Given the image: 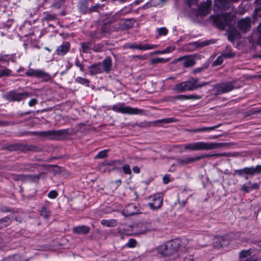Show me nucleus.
Segmentation results:
<instances>
[{"label":"nucleus","instance_id":"e2e57ef3","mask_svg":"<svg viewBox=\"0 0 261 261\" xmlns=\"http://www.w3.org/2000/svg\"><path fill=\"white\" fill-rule=\"evenodd\" d=\"M125 10L123 13H127L130 11L131 8L130 7L125 8Z\"/></svg>","mask_w":261,"mask_h":261},{"label":"nucleus","instance_id":"f3484780","mask_svg":"<svg viewBox=\"0 0 261 261\" xmlns=\"http://www.w3.org/2000/svg\"><path fill=\"white\" fill-rule=\"evenodd\" d=\"M259 183H251V181H249L241 186V190L244 192L248 193L252 190H258L259 188Z\"/></svg>","mask_w":261,"mask_h":261},{"label":"nucleus","instance_id":"5701e85b","mask_svg":"<svg viewBox=\"0 0 261 261\" xmlns=\"http://www.w3.org/2000/svg\"><path fill=\"white\" fill-rule=\"evenodd\" d=\"M220 125L221 124H219L217 125L210 127H203L199 128L194 129L191 130V131L193 133L210 132L211 130H215V129L218 128Z\"/></svg>","mask_w":261,"mask_h":261},{"label":"nucleus","instance_id":"774afa93","mask_svg":"<svg viewBox=\"0 0 261 261\" xmlns=\"http://www.w3.org/2000/svg\"><path fill=\"white\" fill-rule=\"evenodd\" d=\"M116 184L120 185L121 182L120 180H118L116 181Z\"/></svg>","mask_w":261,"mask_h":261},{"label":"nucleus","instance_id":"c03bdc74","mask_svg":"<svg viewBox=\"0 0 261 261\" xmlns=\"http://www.w3.org/2000/svg\"><path fill=\"white\" fill-rule=\"evenodd\" d=\"M173 100H187V95H178L177 96H175L173 98Z\"/></svg>","mask_w":261,"mask_h":261},{"label":"nucleus","instance_id":"9b49d317","mask_svg":"<svg viewBox=\"0 0 261 261\" xmlns=\"http://www.w3.org/2000/svg\"><path fill=\"white\" fill-rule=\"evenodd\" d=\"M234 82L224 83L217 86L218 94L225 93L231 91L234 88Z\"/></svg>","mask_w":261,"mask_h":261},{"label":"nucleus","instance_id":"b1692460","mask_svg":"<svg viewBox=\"0 0 261 261\" xmlns=\"http://www.w3.org/2000/svg\"><path fill=\"white\" fill-rule=\"evenodd\" d=\"M4 258L5 261H23V257L20 254H15Z\"/></svg>","mask_w":261,"mask_h":261},{"label":"nucleus","instance_id":"f03ea898","mask_svg":"<svg viewBox=\"0 0 261 261\" xmlns=\"http://www.w3.org/2000/svg\"><path fill=\"white\" fill-rule=\"evenodd\" d=\"M184 241L182 243L179 239H176L159 246V251L164 255L170 256L175 254L181 248L182 244H185Z\"/></svg>","mask_w":261,"mask_h":261},{"label":"nucleus","instance_id":"8fccbe9b","mask_svg":"<svg viewBox=\"0 0 261 261\" xmlns=\"http://www.w3.org/2000/svg\"><path fill=\"white\" fill-rule=\"evenodd\" d=\"M211 43H212L211 42H201L200 44H199L198 43L194 42V43H191V44L196 45V46H203L209 45Z\"/></svg>","mask_w":261,"mask_h":261},{"label":"nucleus","instance_id":"6e6552de","mask_svg":"<svg viewBox=\"0 0 261 261\" xmlns=\"http://www.w3.org/2000/svg\"><path fill=\"white\" fill-rule=\"evenodd\" d=\"M25 74L29 76H34L38 78L42 79L45 81H48L51 79L50 75L43 71L42 70H34L30 69Z\"/></svg>","mask_w":261,"mask_h":261},{"label":"nucleus","instance_id":"6ab92c4d","mask_svg":"<svg viewBox=\"0 0 261 261\" xmlns=\"http://www.w3.org/2000/svg\"><path fill=\"white\" fill-rule=\"evenodd\" d=\"M228 244V241L225 239L223 237L221 236L215 237L213 242L214 246L218 248L227 246Z\"/></svg>","mask_w":261,"mask_h":261},{"label":"nucleus","instance_id":"ea45409f","mask_svg":"<svg viewBox=\"0 0 261 261\" xmlns=\"http://www.w3.org/2000/svg\"><path fill=\"white\" fill-rule=\"evenodd\" d=\"M64 1L62 0H59L57 2L54 3L51 5V7L55 8L56 9H60L61 6L63 5Z\"/></svg>","mask_w":261,"mask_h":261},{"label":"nucleus","instance_id":"393cba45","mask_svg":"<svg viewBox=\"0 0 261 261\" xmlns=\"http://www.w3.org/2000/svg\"><path fill=\"white\" fill-rule=\"evenodd\" d=\"M169 61V59H164L163 58H152L150 60L151 65H156L159 63H165Z\"/></svg>","mask_w":261,"mask_h":261},{"label":"nucleus","instance_id":"79ce46f5","mask_svg":"<svg viewBox=\"0 0 261 261\" xmlns=\"http://www.w3.org/2000/svg\"><path fill=\"white\" fill-rule=\"evenodd\" d=\"M201 96L196 94H190L187 95V100L189 99H200Z\"/></svg>","mask_w":261,"mask_h":261},{"label":"nucleus","instance_id":"4468645a","mask_svg":"<svg viewBox=\"0 0 261 261\" xmlns=\"http://www.w3.org/2000/svg\"><path fill=\"white\" fill-rule=\"evenodd\" d=\"M250 250H242L240 252V261H257V257L255 255H251Z\"/></svg>","mask_w":261,"mask_h":261},{"label":"nucleus","instance_id":"423d86ee","mask_svg":"<svg viewBox=\"0 0 261 261\" xmlns=\"http://www.w3.org/2000/svg\"><path fill=\"white\" fill-rule=\"evenodd\" d=\"M39 136L54 138L56 137H60L68 134L67 129L51 130L48 131H41L38 133Z\"/></svg>","mask_w":261,"mask_h":261},{"label":"nucleus","instance_id":"a19ab883","mask_svg":"<svg viewBox=\"0 0 261 261\" xmlns=\"http://www.w3.org/2000/svg\"><path fill=\"white\" fill-rule=\"evenodd\" d=\"M58 196V193L55 190H52L49 192L47 195L48 198L51 199H54Z\"/></svg>","mask_w":261,"mask_h":261},{"label":"nucleus","instance_id":"dca6fc26","mask_svg":"<svg viewBox=\"0 0 261 261\" xmlns=\"http://www.w3.org/2000/svg\"><path fill=\"white\" fill-rule=\"evenodd\" d=\"M114 169V165L113 161L103 162L100 163L98 167V170L101 172H109Z\"/></svg>","mask_w":261,"mask_h":261},{"label":"nucleus","instance_id":"e433bc0d","mask_svg":"<svg viewBox=\"0 0 261 261\" xmlns=\"http://www.w3.org/2000/svg\"><path fill=\"white\" fill-rule=\"evenodd\" d=\"M175 49V47L173 46H168L165 49L161 51V53L162 54L170 53L172 52Z\"/></svg>","mask_w":261,"mask_h":261},{"label":"nucleus","instance_id":"a211bd4d","mask_svg":"<svg viewBox=\"0 0 261 261\" xmlns=\"http://www.w3.org/2000/svg\"><path fill=\"white\" fill-rule=\"evenodd\" d=\"M212 1L206 0L199 7V14L201 16H205L208 14L211 10Z\"/></svg>","mask_w":261,"mask_h":261},{"label":"nucleus","instance_id":"c756f323","mask_svg":"<svg viewBox=\"0 0 261 261\" xmlns=\"http://www.w3.org/2000/svg\"><path fill=\"white\" fill-rule=\"evenodd\" d=\"M80 11L83 14L90 13L87 5L85 3H82L80 6Z\"/></svg>","mask_w":261,"mask_h":261},{"label":"nucleus","instance_id":"ddd939ff","mask_svg":"<svg viewBox=\"0 0 261 261\" xmlns=\"http://www.w3.org/2000/svg\"><path fill=\"white\" fill-rule=\"evenodd\" d=\"M150 201L149 205L152 210H156L160 208L163 203V198L161 196L153 195L149 197Z\"/></svg>","mask_w":261,"mask_h":261},{"label":"nucleus","instance_id":"1a4fd4ad","mask_svg":"<svg viewBox=\"0 0 261 261\" xmlns=\"http://www.w3.org/2000/svg\"><path fill=\"white\" fill-rule=\"evenodd\" d=\"M115 110L122 113L128 114H138L142 112L140 109L127 107L124 105H118L115 108Z\"/></svg>","mask_w":261,"mask_h":261},{"label":"nucleus","instance_id":"58836bf2","mask_svg":"<svg viewBox=\"0 0 261 261\" xmlns=\"http://www.w3.org/2000/svg\"><path fill=\"white\" fill-rule=\"evenodd\" d=\"M82 47L83 49V51L84 53H87L90 49V44L87 42H83L82 43Z\"/></svg>","mask_w":261,"mask_h":261},{"label":"nucleus","instance_id":"7c9ffc66","mask_svg":"<svg viewBox=\"0 0 261 261\" xmlns=\"http://www.w3.org/2000/svg\"><path fill=\"white\" fill-rule=\"evenodd\" d=\"M11 73V71L7 68H0V77L5 76H9Z\"/></svg>","mask_w":261,"mask_h":261},{"label":"nucleus","instance_id":"2eb2a0df","mask_svg":"<svg viewBox=\"0 0 261 261\" xmlns=\"http://www.w3.org/2000/svg\"><path fill=\"white\" fill-rule=\"evenodd\" d=\"M238 27L243 32L249 31L251 27L250 18L247 17L240 20L238 22Z\"/></svg>","mask_w":261,"mask_h":261},{"label":"nucleus","instance_id":"412c9836","mask_svg":"<svg viewBox=\"0 0 261 261\" xmlns=\"http://www.w3.org/2000/svg\"><path fill=\"white\" fill-rule=\"evenodd\" d=\"M69 48L70 44L68 42L64 43L57 49V54L59 56H63L68 51Z\"/></svg>","mask_w":261,"mask_h":261},{"label":"nucleus","instance_id":"c9c22d12","mask_svg":"<svg viewBox=\"0 0 261 261\" xmlns=\"http://www.w3.org/2000/svg\"><path fill=\"white\" fill-rule=\"evenodd\" d=\"M223 56L222 55L219 56L217 59L213 62V66H218L222 63L223 62Z\"/></svg>","mask_w":261,"mask_h":261},{"label":"nucleus","instance_id":"de8ad7c7","mask_svg":"<svg viewBox=\"0 0 261 261\" xmlns=\"http://www.w3.org/2000/svg\"><path fill=\"white\" fill-rule=\"evenodd\" d=\"M163 180L165 184L169 183L170 181V175L168 174L165 175L163 177Z\"/></svg>","mask_w":261,"mask_h":261},{"label":"nucleus","instance_id":"2f4dec72","mask_svg":"<svg viewBox=\"0 0 261 261\" xmlns=\"http://www.w3.org/2000/svg\"><path fill=\"white\" fill-rule=\"evenodd\" d=\"M45 16L44 19L47 21L53 20L57 19V15L56 14H49L48 13H44Z\"/></svg>","mask_w":261,"mask_h":261},{"label":"nucleus","instance_id":"473e14b6","mask_svg":"<svg viewBox=\"0 0 261 261\" xmlns=\"http://www.w3.org/2000/svg\"><path fill=\"white\" fill-rule=\"evenodd\" d=\"M157 47V45L144 44H142V50L153 49L156 48Z\"/></svg>","mask_w":261,"mask_h":261},{"label":"nucleus","instance_id":"0eeeda50","mask_svg":"<svg viewBox=\"0 0 261 261\" xmlns=\"http://www.w3.org/2000/svg\"><path fill=\"white\" fill-rule=\"evenodd\" d=\"M236 172L240 176H244L245 174L253 176L255 174H259L261 173V165H257L254 167H246L237 170Z\"/></svg>","mask_w":261,"mask_h":261},{"label":"nucleus","instance_id":"69168bd1","mask_svg":"<svg viewBox=\"0 0 261 261\" xmlns=\"http://www.w3.org/2000/svg\"><path fill=\"white\" fill-rule=\"evenodd\" d=\"M161 51H156L153 53V54H162L161 53Z\"/></svg>","mask_w":261,"mask_h":261},{"label":"nucleus","instance_id":"338daca9","mask_svg":"<svg viewBox=\"0 0 261 261\" xmlns=\"http://www.w3.org/2000/svg\"><path fill=\"white\" fill-rule=\"evenodd\" d=\"M134 194L135 195V199H137L138 198V195L137 192H134Z\"/></svg>","mask_w":261,"mask_h":261},{"label":"nucleus","instance_id":"aec40b11","mask_svg":"<svg viewBox=\"0 0 261 261\" xmlns=\"http://www.w3.org/2000/svg\"><path fill=\"white\" fill-rule=\"evenodd\" d=\"M183 60V66L185 67H190L194 66L195 64V59L192 56L180 57L177 59V61Z\"/></svg>","mask_w":261,"mask_h":261},{"label":"nucleus","instance_id":"bf43d9fd","mask_svg":"<svg viewBox=\"0 0 261 261\" xmlns=\"http://www.w3.org/2000/svg\"><path fill=\"white\" fill-rule=\"evenodd\" d=\"M79 82H80L82 84H86V83H88L89 81L85 79L80 77V78H79Z\"/></svg>","mask_w":261,"mask_h":261},{"label":"nucleus","instance_id":"20e7f679","mask_svg":"<svg viewBox=\"0 0 261 261\" xmlns=\"http://www.w3.org/2000/svg\"><path fill=\"white\" fill-rule=\"evenodd\" d=\"M112 62L110 58L105 59L102 63H99L92 65L89 67V72L91 75H94L105 71L109 73L111 69Z\"/></svg>","mask_w":261,"mask_h":261},{"label":"nucleus","instance_id":"0e129e2a","mask_svg":"<svg viewBox=\"0 0 261 261\" xmlns=\"http://www.w3.org/2000/svg\"><path fill=\"white\" fill-rule=\"evenodd\" d=\"M38 133H39V132H32L31 133V134L33 135H37L38 136Z\"/></svg>","mask_w":261,"mask_h":261},{"label":"nucleus","instance_id":"864d4df0","mask_svg":"<svg viewBox=\"0 0 261 261\" xmlns=\"http://www.w3.org/2000/svg\"><path fill=\"white\" fill-rule=\"evenodd\" d=\"M206 68V67H199L195 69L193 72L195 73H199L203 71L204 69H205Z\"/></svg>","mask_w":261,"mask_h":261},{"label":"nucleus","instance_id":"603ef678","mask_svg":"<svg viewBox=\"0 0 261 261\" xmlns=\"http://www.w3.org/2000/svg\"><path fill=\"white\" fill-rule=\"evenodd\" d=\"M127 48L130 49H136L137 44L136 43H129L126 45Z\"/></svg>","mask_w":261,"mask_h":261},{"label":"nucleus","instance_id":"052dcab7","mask_svg":"<svg viewBox=\"0 0 261 261\" xmlns=\"http://www.w3.org/2000/svg\"><path fill=\"white\" fill-rule=\"evenodd\" d=\"M75 64L77 66H79L80 67V70L82 71L83 69V66L79 62H76Z\"/></svg>","mask_w":261,"mask_h":261},{"label":"nucleus","instance_id":"72a5a7b5","mask_svg":"<svg viewBox=\"0 0 261 261\" xmlns=\"http://www.w3.org/2000/svg\"><path fill=\"white\" fill-rule=\"evenodd\" d=\"M123 173L125 174L132 175V171L130 166L128 164L124 165L122 167Z\"/></svg>","mask_w":261,"mask_h":261},{"label":"nucleus","instance_id":"5fc2aeb1","mask_svg":"<svg viewBox=\"0 0 261 261\" xmlns=\"http://www.w3.org/2000/svg\"><path fill=\"white\" fill-rule=\"evenodd\" d=\"M134 59H137L138 60H145L147 59V56L146 55L143 56H134L133 57Z\"/></svg>","mask_w":261,"mask_h":261},{"label":"nucleus","instance_id":"a878e982","mask_svg":"<svg viewBox=\"0 0 261 261\" xmlns=\"http://www.w3.org/2000/svg\"><path fill=\"white\" fill-rule=\"evenodd\" d=\"M12 222L9 217H6L0 219V229L9 225Z\"/></svg>","mask_w":261,"mask_h":261},{"label":"nucleus","instance_id":"cd10ccee","mask_svg":"<svg viewBox=\"0 0 261 261\" xmlns=\"http://www.w3.org/2000/svg\"><path fill=\"white\" fill-rule=\"evenodd\" d=\"M109 151V149H105L99 151L95 156V159H103L107 156V154Z\"/></svg>","mask_w":261,"mask_h":261},{"label":"nucleus","instance_id":"37998d69","mask_svg":"<svg viewBox=\"0 0 261 261\" xmlns=\"http://www.w3.org/2000/svg\"><path fill=\"white\" fill-rule=\"evenodd\" d=\"M124 27L123 28H129L133 26V22L132 20H126L124 22Z\"/></svg>","mask_w":261,"mask_h":261},{"label":"nucleus","instance_id":"09e8293b","mask_svg":"<svg viewBox=\"0 0 261 261\" xmlns=\"http://www.w3.org/2000/svg\"><path fill=\"white\" fill-rule=\"evenodd\" d=\"M255 34L259 37V40L258 41V43H261V23H260L258 28V32L255 33Z\"/></svg>","mask_w":261,"mask_h":261},{"label":"nucleus","instance_id":"13d9d810","mask_svg":"<svg viewBox=\"0 0 261 261\" xmlns=\"http://www.w3.org/2000/svg\"><path fill=\"white\" fill-rule=\"evenodd\" d=\"M108 27H109V24H106L105 25H103L102 27V31L103 32H108L109 31V29L108 28Z\"/></svg>","mask_w":261,"mask_h":261},{"label":"nucleus","instance_id":"4be33fe9","mask_svg":"<svg viewBox=\"0 0 261 261\" xmlns=\"http://www.w3.org/2000/svg\"><path fill=\"white\" fill-rule=\"evenodd\" d=\"M89 230L88 226L81 225L74 227L73 231L76 234H87L89 232Z\"/></svg>","mask_w":261,"mask_h":261},{"label":"nucleus","instance_id":"49530a36","mask_svg":"<svg viewBox=\"0 0 261 261\" xmlns=\"http://www.w3.org/2000/svg\"><path fill=\"white\" fill-rule=\"evenodd\" d=\"M224 58H230L234 56V54L231 51L225 52L222 54Z\"/></svg>","mask_w":261,"mask_h":261},{"label":"nucleus","instance_id":"4c0bfd02","mask_svg":"<svg viewBox=\"0 0 261 261\" xmlns=\"http://www.w3.org/2000/svg\"><path fill=\"white\" fill-rule=\"evenodd\" d=\"M137 244V241L136 240L133 239H130L128 240V242L126 243V245L130 248H133L135 247Z\"/></svg>","mask_w":261,"mask_h":261},{"label":"nucleus","instance_id":"7ed1b4c3","mask_svg":"<svg viewBox=\"0 0 261 261\" xmlns=\"http://www.w3.org/2000/svg\"><path fill=\"white\" fill-rule=\"evenodd\" d=\"M207 84V83L204 82L198 83V79L191 78L188 81L183 82L176 85L174 87V90L178 92L192 91Z\"/></svg>","mask_w":261,"mask_h":261},{"label":"nucleus","instance_id":"f257e3e1","mask_svg":"<svg viewBox=\"0 0 261 261\" xmlns=\"http://www.w3.org/2000/svg\"><path fill=\"white\" fill-rule=\"evenodd\" d=\"M185 150H209L221 148L223 143L216 142H195L187 143L184 145Z\"/></svg>","mask_w":261,"mask_h":261},{"label":"nucleus","instance_id":"f704fd0d","mask_svg":"<svg viewBox=\"0 0 261 261\" xmlns=\"http://www.w3.org/2000/svg\"><path fill=\"white\" fill-rule=\"evenodd\" d=\"M101 224L103 225H105L107 227H112L113 226L114 221L113 220H102Z\"/></svg>","mask_w":261,"mask_h":261},{"label":"nucleus","instance_id":"a18cd8bd","mask_svg":"<svg viewBox=\"0 0 261 261\" xmlns=\"http://www.w3.org/2000/svg\"><path fill=\"white\" fill-rule=\"evenodd\" d=\"M160 35H166L168 33V30L165 28H161L158 31Z\"/></svg>","mask_w":261,"mask_h":261},{"label":"nucleus","instance_id":"4d7b16f0","mask_svg":"<svg viewBox=\"0 0 261 261\" xmlns=\"http://www.w3.org/2000/svg\"><path fill=\"white\" fill-rule=\"evenodd\" d=\"M37 101L36 99H32L29 102V105L30 107H32L34 106L36 103Z\"/></svg>","mask_w":261,"mask_h":261},{"label":"nucleus","instance_id":"9d476101","mask_svg":"<svg viewBox=\"0 0 261 261\" xmlns=\"http://www.w3.org/2000/svg\"><path fill=\"white\" fill-rule=\"evenodd\" d=\"M213 154H207V155H201L199 156H196L194 157H187L182 159H179L178 162L179 164L184 165L198 161L203 158L211 157L214 156Z\"/></svg>","mask_w":261,"mask_h":261},{"label":"nucleus","instance_id":"680f3d73","mask_svg":"<svg viewBox=\"0 0 261 261\" xmlns=\"http://www.w3.org/2000/svg\"><path fill=\"white\" fill-rule=\"evenodd\" d=\"M136 49L142 50V44H137Z\"/></svg>","mask_w":261,"mask_h":261},{"label":"nucleus","instance_id":"f8f14e48","mask_svg":"<svg viewBox=\"0 0 261 261\" xmlns=\"http://www.w3.org/2000/svg\"><path fill=\"white\" fill-rule=\"evenodd\" d=\"M139 206L135 204H128L122 212L125 217H128L139 213Z\"/></svg>","mask_w":261,"mask_h":261},{"label":"nucleus","instance_id":"39448f33","mask_svg":"<svg viewBox=\"0 0 261 261\" xmlns=\"http://www.w3.org/2000/svg\"><path fill=\"white\" fill-rule=\"evenodd\" d=\"M29 96H30V94L28 92L17 93L14 91H10L4 95L6 99L11 101H19Z\"/></svg>","mask_w":261,"mask_h":261},{"label":"nucleus","instance_id":"c85d7f7f","mask_svg":"<svg viewBox=\"0 0 261 261\" xmlns=\"http://www.w3.org/2000/svg\"><path fill=\"white\" fill-rule=\"evenodd\" d=\"M40 215L45 219H48L49 217L50 212L47 210L45 207H42L40 211Z\"/></svg>","mask_w":261,"mask_h":261},{"label":"nucleus","instance_id":"bb28decb","mask_svg":"<svg viewBox=\"0 0 261 261\" xmlns=\"http://www.w3.org/2000/svg\"><path fill=\"white\" fill-rule=\"evenodd\" d=\"M103 6H104L103 5H100L99 4H96L95 5L91 7L89 9V11L90 13L93 12H99L100 11V10L102 9Z\"/></svg>","mask_w":261,"mask_h":261},{"label":"nucleus","instance_id":"6e6d98bb","mask_svg":"<svg viewBox=\"0 0 261 261\" xmlns=\"http://www.w3.org/2000/svg\"><path fill=\"white\" fill-rule=\"evenodd\" d=\"M133 171L135 173L138 174L140 172V170L139 167L135 166L133 168Z\"/></svg>","mask_w":261,"mask_h":261},{"label":"nucleus","instance_id":"3c124183","mask_svg":"<svg viewBox=\"0 0 261 261\" xmlns=\"http://www.w3.org/2000/svg\"><path fill=\"white\" fill-rule=\"evenodd\" d=\"M184 261H194V257L192 255H187L185 257Z\"/></svg>","mask_w":261,"mask_h":261}]
</instances>
